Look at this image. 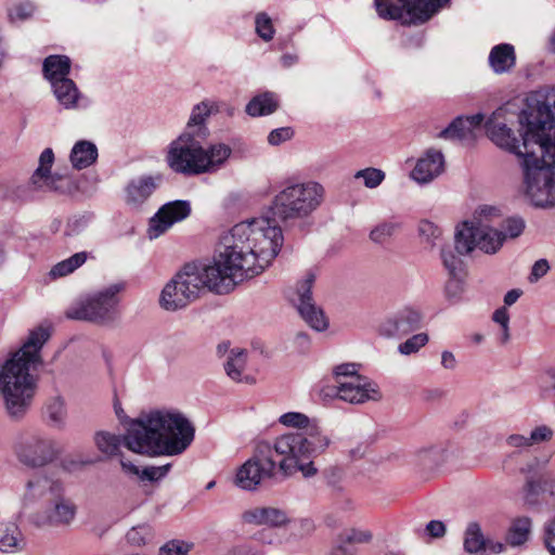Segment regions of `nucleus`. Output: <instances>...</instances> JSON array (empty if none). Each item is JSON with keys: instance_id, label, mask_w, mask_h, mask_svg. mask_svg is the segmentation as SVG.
Wrapping results in <instances>:
<instances>
[{"instance_id": "62", "label": "nucleus", "mask_w": 555, "mask_h": 555, "mask_svg": "<svg viewBox=\"0 0 555 555\" xmlns=\"http://www.w3.org/2000/svg\"><path fill=\"white\" fill-rule=\"evenodd\" d=\"M340 384H341V380H338L336 382L335 380V384L333 385H325L322 389H321V396L323 399H338L340 400Z\"/></svg>"}, {"instance_id": "36", "label": "nucleus", "mask_w": 555, "mask_h": 555, "mask_svg": "<svg viewBox=\"0 0 555 555\" xmlns=\"http://www.w3.org/2000/svg\"><path fill=\"white\" fill-rule=\"evenodd\" d=\"M279 98L275 93L266 91L254 96L246 105V113L251 117L270 115L276 111Z\"/></svg>"}, {"instance_id": "50", "label": "nucleus", "mask_w": 555, "mask_h": 555, "mask_svg": "<svg viewBox=\"0 0 555 555\" xmlns=\"http://www.w3.org/2000/svg\"><path fill=\"white\" fill-rule=\"evenodd\" d=\"M359 366V364L353 362L337 364L332 370L333 377L336 382L353 379L356 376H360L358 374Z\"/></svg>"}, {"instance_id": "13", "label": "nucleus", "mask_w": 555, "mask_h": 555, "mask_svg": "<svg viewBox=\"0 0 555 555\" xmlns=\"http://www.w3.org/2000/svg\"><path fill=\"white\" fill-rule=\"evenodd\" d=\"M53 163L54 153L52 149H44L39 156L38 167L29 179V190L33 192H53L57 194H73L76 192L78 185L72 177L51 172Z\"/></svg>"}, {"instance_id": "23", "label": "nucleus", "mask_w": 555, "mask_h": 555, "mask_svg": "<svg viewBox=\"0 0 555 555\" xmlns=\"http://www.w3.org/2000/svg\"><path fill=\"white\" fill-rule=\"evenodd\" d=\"M245 524L254 526H268L274 528L285 527L291 519L286 511L273 506H256L242 514Z\"/></svg>"}, {"instance_id": "26", "label": "nucleus", "mask_w": 555, "mask_h": 555, "mask_svg": "<svg viewBox=\"0 0 555 555\" xmlns=\"http://www.w3.org/2000/svg\"><path fill=\"white\" fill-rule=\"evenodd\" d=\"M504 548L503 543L485 539L477 524H470L467 527L464 537V550L467 553L476 555L499 554Z\"/></svg>"}, {"instance_id": "60", "label": "nucleus", "mask_w": 555, "mask_h": 555, "mask_svg": "<svg viewBox=\"0 0 555 555\" xmlns=\"http://www.w3.org/2000/svg\"><path fill=\"white\" fill-rule=\"evenodd\" d=\"M425 532L430 538H442L446 533V526L440 520H430L426 525Z\"/></svg>"}, {"instance_id": "58", "label": "nucleus", "mask_w": 555, "mask_h": 555, "mask_svg": "<svg viewBox=\"0 0 555 555\" xmlns=\"http://www.w3.org/2000/svg\"><path fill=\"white\" fill-rule=\"evenodd\" d=\"M295 529L297 537H309L315 531V524L310 518H301L295 522Z\"/></svg>"}, {"instance_id": "16", "label": "nucleus", "mask_w": 555, "mask_h": 555, "mask_svg": "<svg viewBox=\"0 0 555 555\" xmlns=\"http://www.w3.org/2000/svg\"><path fill=\"white\" fill-rule=\"evenodd\" d=\"M48 502L44 513L36 516V526L67 527L73 524L77 515V505L65 495V492L53 495Z\"/></svg>"}, {"instance_id": "15", "label": "nucleus", "mask_w": 555, "mask_h": 555, "mask_svg": "<svg viewBox=\"0 0 555 555\" xmlns=\"http://www.w3.org/2000/svg\"><path fill=\"white\" fill-rule=\"evenodd\" d=\"M314 274L307 273L305 279L298 283L294 299L297 310L306 323L318 332H323L328 327V321L321 308L317 307L311 296V287L314 282Z\"/></svg>"}, {"instance_id": "41", "label": "nucleus", "mask_w": 555, "mask_h": 555, "mask_svg": "<svg viewBox=\"0 0 555 555\" xmlns=\"http://www.w3.org/2000/svg\"><path fill=\"white\" fill-rule=\"evenodd\" d=\"M401 223L395 220L383 221L370 232V238L376 244H385L398 232Z\"/></svg>"}, {"instance_id": "37", "label": "nucleus", "mask_w": 555, "mask_h": 555, "mask_svg": "<svg viewBox=\"0 0 555 555\" xmlns=\"http://www.w3.org/2000/svg\"><path fill=\"white\" fill-rule=\"evenodd\" d=\"M24 546L25 541L22 531L15 524H9L3 535L0 538V551L3 553H15L22 551Z\"/></svg>"}, {"instance_id": "8", "label": "nucleus", "mask_w": 555, "mask_h": 555, "mask_svg": "<svg viewBox=\"0 0 555 555\" xmlns=\"http://www.w3.org/2000/svg\"><path fill=\"white\" fill-rule=\"evenodd\" d=\"M330 436H308L282 434L270 442V454L279 457L276 466L286 476L300 473L309 478L318 473L313 459L324 453L331 446Z\"/></svg>"}, {"instance_id": "9", "label": "nucleus", "mask_w": 555, "mask_h": 555, "mask_svg": "<svg viewBox=\"0 0 555 555\" xmlns=\"http://www.w3.org/2000/svg\"><path fill=\"white\" fill-rule=\"evenodd\" d=\"M121 288V285L113 284L94 293L85 300L72 306L66 311L67 318L99 324L114 321L118 314V294Z\"/></svg>"}, {"instance_id": "14", "label": "nucleus", "mask_w": 555, "mask_h": 555, "mask_svg": "<svg viewBox=\"0 0 555 555\" xmlns=\"http://www.w3.org/2000/svg\"><path fill=\"white\" fill-rule=\"evenodd\" d=\"M14 450L18 461L28 467L44 466L51 463L60 452L54 440L40 436L21 439Z\"/></svg>"}, {"instance_id": "56", "label": "nucleus", "mask_w": 555, "mask_h": 555, "mask_svg": "<svg viewBox=\"0 0 555 555\" xmlns=\"http://www.w3.org/2000/svg\"><path fill=\"white\" fill-rule=\"evenodd\" d=\"M294 134V131L289 127H282L272 130L268 135V142L271 145H279L283 142L288 141Z\"/></svg>"}, {"instance_id": "4", "label": "nucleus", "mask_w": 555, "mask_h": 555, "mask_svg": "<svg viewBox=\"0 0 555 555\" xmlns=\"http://www.w3.org/2000/svg\"><path fill=\"white\" fill-rule=\"evenodd\" d=\"M49 337L47 327L30 331L23 346L0 365V395L12 417L24 415L31 404L36 379L29 371L40 362L39 352Z\"/></svg>"}, {"instance_id": "64", "label": "nucleus", "mask_w": 555, "mask_h": 555, "mask_svg": "<svg viewBox=\"0 0 555 555\" xmlns=\"http://www.w3.org/2000/svg\"><path fill=\"white\" fill-rule=\"evenodd\" d=\"M236 555H263V552L251 544H242L235 548Z\"/></svg>"}, {"instance_id": "57", "label": "nucleus", "mask_w": 555, "mask_h": 555, "mask_svg": "<svg viewBox=\"0 0 555 555\" xmlns=\"http://www.w3.org/2000/svg\"><path fill=\"white\" fill-rule=\"evenodd\" d=\"M190 551V544L182 541H171L160 548V555H185Z\"/></svg>"}, {"instance_id": "17", "label": "nucleus", "mask_w": 555, "mask_h": 555, "mask_svg": "<svg viewBox=\"0 0 555 555\" xmlns=\"http://www.w3.org/2000/svg\"><path fill=\"white\" fill-rule=\"evenodd\" d=\"M191 214L189 201H172L164 204L151 218L147 235L151 240L157 238L166 233L175 223L186 219Z\"/></svg>"}, {"instance_id": "30", "label": "nucleus", "mask_w": 555, "mask_h": 555, "mask_svg": "<svg viewBox=\"0 0 555 555\" xmlns=\"http://www.w3.org/2000/svg\"><path fill=\"white\" fill-rule=\"evenodd\" d=\"M449 2L450 0H408L406 25L423 24L429 21Z\"/></svg>"}, {"instance_id": "46", "label": "nucleus", "mask_w": 555, "mask_h": 555, "mask_svg": "<svg viewBox=\"0 0 555 555\" xmlns=\"http://www.w3.org/2000/svg\"><path fill=\"white\" fill-rule=\"evenodd\" d=\"M353 177L354 179H362L366 188L375 189L383 183L386 175L382 169L369 167L358 170Z\"/></svg>"}, {"instance_id": "25", "label": "nucleus", "mask_w": 555, "mask_h": 555, "mask_svg": "<svg viewBox=\"0 0 555 555\" xmlns=\"http://www.w3.org/2000/svg\"><path fill=\"white\" fill-rule=\"evenodd\" d=\"M217 351L218 354L220 356L225 354L228 352L227 360L223 365L227 375L233 382H253V378L245 374L247 363L246 350L238 347L230 349V345L228 343H222L218 346Z\"/></svg>"}, {"instance_id": "48", "label": "nucleus", "mask_w": 555, "mask_h": 555, "mask_svg": "<svg viewBox=\"0 0 555 555\" xmlns=\"http://www.w3.org/2000/svg\"><path fill=\"white\" fill-rule=\"evenodd\" d=\"M428 343V336L425 333L413 335L404 343L400 344L398 350L401 354L409 356L417 352Z\"/></svg>"}, {"instance_id": "19", "label": "nucleus", "mask_w": 555, "mask_h": 555, "mask_svg": "<svg viewBox=\"0 0 555 555\" xmlns=\"http://www.w3.org/2000/svg\"><path fill=\"white\" fill-rule=\"evenodd\" d=\"M339 393L340 400L350 404H362L382 399V392L377 384L365 376L341 380Z\"/></svg>"}, {"instance_id": "53", "label": "nucleus", "mask_w": 555, "mask_h": 555, "mask_svg": "<svg viewBox=\"0 0 555 555\" xmlns=\"http://www.w3.org/2000/svg\"><path fill=\"white\" fill-rule=\"evenodd\" d=\"M524 229L525 221L519 217H512L505 221L502 232L506 235V238H515L524 232Z\"/></svg>"}, {"instance_id": "22", "label": "nucleus", "mask_w": 555, "mask_h": 555, "mask_svg": "<svg viewBox=\"0 0 555 555\" xmlns=\"http://www.w3.org/2000/svg\"><path fill=\"white\" fill-rule=\"evenodd\" d=\"M421 314L413 309L405 308L379 325V334L385 337H399L418 328Z\"/></svg>"}, {"instance_id": "20", "label": "nucleus", "mask_w": 555, "mask_h": 555, "mask_svg": "<svg viewBox=\"0 0 555 555\" xmlns=\"http://www.w3.org/2000/svg\"><path fill=\"white\" fill-rule=\"evenodd\" d=\"M373 541V532L366 528L350 527L339 532L332 541L326 555H359L358 544Z\"/></svg>"}, {"instance_id": "59", "label": "nucleus", "mask_w": 555, "mask_h": 555, "mask_svg": "<svg viewBox=\"0 0 555 555\" xmlns=\"http://www.w3.org/2000/svg\"><path fill=\"white\" fill-rule=\"evenodd\" d=\"M550 269L548 262L545 259H540L534 262L529 276L530 282H537L544 276Z\"/></svg>"}, {"instance_id": "29", "label": "nucleus", "mask_w": 555, "mask_h": 555, "mask_svg": "<svg viewBox=\"0 0 555 555\" xmlns=\"http://www.w3.org/2000/svg\"><path fill=\"white\" fill-rule=\"evenodd\" d=\"M218 107L212 101H203L195 105L191 112L189 121L183 132H189L192 137L206 140L209 135V130L206 126V120Z\"/></svg>"}, {"instance_id": "12", "label": "nucleus", "mask_w": 555, "mask_h": 555, "mask_svg": "<svg viewBox=\"0 0 555 555\" xmlns=\"http://www.w3.org/2000/svg\"><path fill=\"white\" fill-rule=\"evenodd\" d=\"M276 462L270 455V442L260 441L256 444L251 457L236 470L234 483L246 491H254L273 476Z\"/></svg>"}, {"instance_id": "24", "label": "nucleus", "mask_w": 555, "mask_h": 555, "mask_svg": "<svg viewBox=\"0 0 555 555\" xmlns=\"http://www.w3.org/2000/svg\"><path fill=\"white\" fill-rule=\"evenodd\" d=\"M51 89L56 102L64 109H83L90 104L89 99L80 92L70 78L56 80Z\"/></svg>"}, {"instance_id": "39", "label": "nucleus", "mask_w": 555, "mask_h": 555, "mask_svg": "<svg viewBox=\"0 0 555 555\" xmlns=\"http://www.w3.org/2000/svg\"><path fill=\"white\" fill-rule=\"evenodd\" d=\"M531 521L527 517L516 519L507 533V542L513 546L524 544L530 534Z\"/></svg>"}, {"instance_id": "45", "label": "nucleus", "mask_w": 555, "mask_h": 555, "mask_svg": "<svg viewBox=\"0 0 555 555\" xmlns=\"http://www.w3.org/2000/svg\"><path fill=\"white\" fill-rule=\"evenodd\" d=\"M441 259L450 276H464V266L462 259L456 256L450 247L441 248Z\"/></svg>"}, {"instance_id": "3", "label": "nucleus", "mask_w": 555, "mask_h": 555, "mask_svg": "<svg viewBox=\"0 0 555 555\" xmlns=\"http://www.w3.org/2000/svg\"><path fill=\"white\" fill-rule=\"evenodd\" d=\"M535 106L522 111L519 115L521 140L504 121L505 109L499 108L486 120L488 138L500 149L515 154L521 160L525 152H530L542 142L537 132L543 131L548 137L555 130V89L540 90L535 94Z\"/></svg>"}, {"instance_id": "7", "label": "nucleus", "mask_w": 555, "mask_h": 555, "mask_svg": "<svg viewBox=\"0 0 555 555\" xmlns=\"http://www.w3.org/2000/svg\"><path fill=\"white\" fill-rule=\"evenodd\" d=\"M326 190L315 180L291 178L283 181L271 199L269 210L276 220L295 223L309 219L323 205ZM270 220V218H268Z\"/></svg>"}, {"instance_id": "1", "label": "nucleus", "mask_w": 555, "mask_h": 555, "mask_svg": "<svg viewBox=\"0 0 555 555\" xmlns=\"http://www.w3.org/2000/svg\"><path fill=\"white\" fill-rule=\"evenodd\" d=\"M284 242L281 227L268 217L246 219L224 232L211 260L192 262L202 292L228 294L244 280L264 271Z\"/></svg>"}, {"instance_id": "21", "label": "nucleus", "mask_w": 555, "mask_h": 555, "mask_svg": "<svg viewBox=\"0 0 555 555\" xmlns=\"http://www.w3.org/2000/svg\"><path fill=\"white\" fill-rule=\"evenodd\" d=\"M444 170L443 154L435 149L427 150L416 162L411 178L418 184H428Z\"/></svg>"}, {"instance_id": "2", "label": "nucleus", "mask_w": 555, "mask_h": 555, "mask_svg": "<svg viewBox=\"0 0 555 555\" xmlns=\"http://www.w3.org/2000/svg\"><path fill=\"white\" fill-rule=\"evenodd\" d=\"M195 428L176 409H157L134 420L124 437L132 452L150 456L182 454L193 442Z\"/></svg>"}, {"instance_id": "55", "label": "nucleus", "mask_w": 555, "mask_h": 555, "mask_svg": "<svg viewBox=\"0 0 555 555\" xmlns=\"http://www.w3.org/2000/svg\"><path fill=\"white\" fill-rule=\"evenodd\" d=\"M463 279L464 276H450L446 285V295L449 299L456 300L460 298L464 291Z\"/></svg>"}, {"instance_id": "54", "label": "nucleus", "mask_w": 555, "mask_h": 555, "mask_svg": "<svg viewBox=\"0 0 555 555\" xmlns=\"http://www.w3.org/2000/svg\"><path fill=\"white\" fill-rule=\"evenodd\" d=\"M499 216H500V210L496 207L483 205V206H479L475 210L474 218L472 221H474L475 224L487 223V221H490L493 218L499 217Z\"/></svg>"}, {"instance_id": "32", "label": "nucleus", "mask_w": 555, "mask_h": 555, "mask_svg": "<svg viewBox=\"0 0 555 555\" xmlns=\"http://www.w3.org/2000/svg\"><path fill=\"white\" fill-rule=\"evenodd\" d=\"M98 159V147L94 143L81 140L74 144L69 160L75 169L81 170L93 165Z\"/></svg>"}, {"instance_id": "38", "label": "nucleus", "mask_w": 555, "mask_h": 555, "mask_svg": "<svg viewBox=\"0 0 555 555\" xmlns=\"http://www.w3.org/2000/svg\"><path fill=\"white\" fill-rule=\"evenodd\" d=\"M88 254L86 251L77 253L54 264L49 274L53 279L66 276L80 268L86 262Z\"/></svg>"}, {"instance_id": "61", "label": "nucleus", "mask_w": 555, "mask_h": 555, "mask_svg": "<svg viewBox=\"0 0 555 555\" xmlns=\"http://www.w3.org/2000/svg\"><path fill=\"white\" fill-rule=\"evenodd\" d=\"M544 543L551 555H555V519L545 528Z\"/></svg>"}, {"instance_id": "6", "label": "nucleus", "mask_w": 555, "mask_h": 555, "mask_svg": "<svg viewBox=\"0 0 555 555\" xmlns=\"http://www.w3.org/2000/svg\"><path fill=\"white\" fill-rule=\"evenodd\" d=\"M537 135L542 142L520 160L525 191L535 206H555V129L548 137L543 131Z\"/></svg>"}, {"instance_id": "18", "label": "nucleus", "mask_w": 555, "mask_h": 555, "mask_svg": "<svg viewBox=\"0 0 555 555\" xmlns=\"http://www.w3.org/2000/svg\"><path fill=\"white\" fill-rule=\"evenodd\" d=\"M60 492H65L64 482L60 478L51 474L39 473L28 479L22 499L24 504H30L40 500L49 501Z\"/></svg>"}, {"instance_id": "51", "label": "nucleus", "mask_w": 555, "mask_h": 555, "mask_svg": "<svg viewBox=\"0 0 555 555\" xmlns=\"http://www.w3.org/2000/svg\"><path fill=\"white\" fill-rule=\"evenodd\" d=\"M151 538H152V529L147 525H140V526L133 527L127 532L128 542L135 544V545L145 544L147 541L151 540Z\"/></svg>"}, {"instance_id": "42", "label": "nucleus", "mask_w": 555, "mask_h": 555, "mask_svg": "<svg viewBox=\"0 0 555 555\" xmlns=\"http://www.w3.org/2000/svg\"><path fill=\"white\" fill-rule=\"evenodd\" d=\"M255 31L264 42H269L274 38L275 27L268 13L259 12L256 14Z\"/></svg>"}, {"instance_id": "35", "label": "nucleus", "mask_w": 555, "mask_h": 555, "mask_svg": "<svg viewBox=\"0 0 555 555\" xmlns=\"http://www.w3.org/2000/svg\"><path fill=\"white\" fill-rule=\"evenodd\" d=\"M408 0H374L378 16L387 21H399L406 25Z\"/></svg>"}, {"instance_id": "40", "label": "nucleus", "mask_w": 555, "mask_h": 555, "mask_svg": "<svg viewBox=\"0 0 555 555\" xmlns=\"http://www.w3.org/2000/svg\"><path fill=\"white\" fill-rule=\"evenodd\" d=\"M94 443L100 452L111 457L117 454L121 440L117 435L99 431L94 436Z\"/></svg>"}, {"instance_id": "11", "label": "nucleus", "mask_w": 555, "mask_h": 555, "mask_svg": "<svg viewBox=\"0 0 555 555\" xmlns=\"http://www.w3.org/2000/svg\"><path fill=\"white\" fill-rule=\"evenodd\" d=\"M191 263L185 264L163 288L159 305L167 311H177L195 301L201 293L199 280Z\"/></svg>"}, {"instance_id": "5", "label": "nucleus", "mask_w": 555, "mask_h": 555, "mask_svg": "<svg viewBox=\"0 0 555 555\" xmlns=\"http://www.w3.org/2000/svg\"><path fill=\"white\" fill-rule=\"evenodd\" d=\"M205 140L182 132L169 145L166 154L168 167L181 175L197 176L214 173L223 168L232 155L225 143H214L203 147Z\"/></svg>"}, {"instance_id": "27", "label": "nucleus", "mask_w": 555, "mask_h": 555, "mask_svg": "<svg viewBox=\"0 0 555 555\" xmlns=\"http://www.w3.org/2000/svg\"><path fill=\"white\" fill-rule=\"evenodd\" d=\"M159 178L143 176L132 179L125 189V202L132 208L142 206L155 192Z\"/></svg>"}, {"instance_id": "33", "label": "nucleus", "mask_w": 555, "mask_h": 555, "mask_svg": "<svg viewBox=\"0 0 555 555\" xmlns=\"http://www.w3.org/2000/svg\"><path fill=\"white\" fill-rule=\"evenodd\" d=\"M514 47L508 43H501L493 47L489 54V64L494 73L503 74L515 66Z\"/></svg>"}, {"instance_id": "49", "label": "nucleus", "mask_w": 555, "mask_h": 555, "mask_svg": "<svg viewBox=\"0 0 555 555\" xmlns=\"http://www.w3.org/2000/svg\"><path fill=\"white\" fill-rule=\"evenodd\" d=\"M418 233L424 242L434 246L436 241L440 238L442 232L434 222L422 220L418 224Z\"/></svg>"}, {"instance_id": "34", "label": "nucleus", "mask_w": 555, "mask_h": 555, "mask_svg": "<svg viewBox=\"0 0 555 555\" xmlns=\"http://www.w3.org/2000/svg\"><path fill=\"white\" fill-rule=\"evenodd\" d=\"M42 70L46 79L52 86L56 80L68 78L70 60L66 55H50L44 59Z\"/></svg>"}, {"instance_id": "63", "label": "nucleus", "mask_w": 555, "mask_h": 555, "mask_svg": "<svg viewBox=\"0 0 555 555\" xmlns=\"http://www.w3.org/2000/svg\"><path fill=\"white\" fill-rule=\"evenodd\" d=\"M546 480H541V481H538L537 483H534L533 481H529L526 486V492H527V495H526V500L528 502H532L533 500L530 498L531 494H533L535 491H537V494L542 491L544 492L546 490Z\"/></svg>"}, {"instance_id": "43", "label": "nucleus", "mask_w": 555, "mask_h": 555, "mask_svg": "<svg viewBox=\"0 0 555 555\" xmlns=\"http://www.w3.org/2000/svg\"><path fill=\"white\" fill-rule=\"evenodd\" d=\"M49 421L54 427L62 428L65 425L67 412L61 398H53L47 405Z\"/></svg>"}, {"instance_id": "31", "label": "nucleus", "mask_w": 555, "mask_h": 555, "mask_svg": "<svg viewBox=\"0 0 555 555\" xmlns=\"http://www.w3.org/2000/svg\"><path fill=\"white\" fill-rule=\"evenodd\" d=\"M554 437L552 427L541 424L533 427L528 435L512 434L506 438V443L511 448L528 450L538 447L542 443L548 442Z\"/></svg>"}, {"instance_id": "10", "label": "nucleus", "mask_w": 555, "mask_h": 555, "mask_svg": "<svg viewBox=\"0 0 555 555\" xmlns=\"http://www.w3.org/2000/svg\"><path fill=\"white\" fill-rule=\"evenodd\" d=\"M454 240L460 255H467L475 248L486 254H495L503 246L506 235L487 223L465 221L456 228Z\"/></svg>"}, {"instance_id": "52", "label": "nucleus", "mask_w": 555, "mask_h": 555, "mask_svg": "<svg viewBox=\"0 0 555 555\" xmlns=\"http://www.w3.org/2000/svg\"><path fill=\"white\" fill-rule=\"evenodd\" d=\"M170 469V464L162 466H147L140 472L139 477L142 480L157 481L164 478Z\"/></svg>"}, {"instance_id": "44", "label": "nucleus", "mask_w": 555, "mask_h": 555, "mask_svg": "<svg viewBox=\"0 0 555 555\" xmlns=\"http://www.w3.org/2000/svg\"><path fill=\"white\" fill-rule=\"evenodd\" d=\"M35 5L29 1H20L8 8V20L11 23H21L29 20L35 13Z\"/></svg>"}, {"instance_id": "47", "label": "nucleus", "mask_w": 555, "mask_h": 555, "mask_svg": "<svg viewBox=\"0 0 555 555\" xmlns=\"http://www.w3.org/2000/svg\"><path fill=\"white\" fill-rule=\"evenodd\" d=\"M473 135L468 128L466 127V124L463 122V117H459L455 120H453L446 129H443L439 137L443 139H459L463 140L468 137Z\"/></svg>"}, {"instance_id": "28", "label": "nucleus", "mask_w": 555, "mask_h": 555, "mask_svg": "<svg viewBox=\"0 0 555 555\" xmlns=\"http://www.w3.org/2000/svg\"><path fill=\"white\" fill-rule=\"evenodd\" d=\"M279 423L285 427L294 428L296 431L288 434H301L308 436H330L321 426L320 421L311 418L301 412H286L279 417Z\"/></svg>"}]
</instances>
